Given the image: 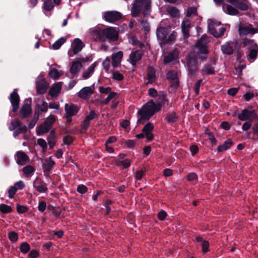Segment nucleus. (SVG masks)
I'll return each mask as SVG.
<instances>
[{
  "instance_id": "33",
  "label": "nucleus",
  "mask_w": 258,
  "mask_h": 258,
  "mask_svg": "<svg viewBox=\"0 0 258 258\" xmlns=\"http://www.w3.org/2000/svg\"><path fill=\"white\" fill-rule=\"evenodd\" d=\"M95 116L96 113H95V112L93 111H90V113L86 117V118L84 120L82 124V127L85 130L88 128L90 121L92 120L93 118H94Z\"/></svg>"
},
{
  "instance_id": "45",
  "label": "nucleus",
  "mask_w": 258,
  "mask_h": 258,
  "mask_svg": "<svg viewBox=\"0 0 258 258\" xmlns=\"http://www.w3.org/2000/svg\"><path fill=\"white\" fill-rule=\"evenodd\" d=\"M0 211L3 214H8L12 212L11 206L4 204H0Z\"/></svg>"
},
{
  "instance_id": "40",
  "label": "nucleus",
  "mask_w": 258,
  "mask_h": 258,
  "mask_svg": "<svg viewBox=\"0 0 258 258\" xmlns=\"http://www.w3.org/2000/svg\"><path fill=\"white\" fill-rule=\"evenodd\" d=\"M23 172L25 176L27 177H30L33 174L35 169L34 168L30 165H27L24 167L23 169Z\"/></svg>"
},
{
  "instance_id": "49",
  "label": "nucleus",
  "mask_w": 258,
  "mask_h": 258,
  "mask_svg": "<svg viewBox=\"0 0 258 258\" xmlns=\"http://www.w3.org/2000/svg\"><path fill=\"white\" fill-rule=\"evenodd\" d=\"M104 69L108 73L110 71V61L108 57H106L102 62Z\"/></svg>"
},
{
  "instance_id": "51",
  "label": "nucleus",
  "mask_w": 258,
  "mask_h": 258,
  "mask_svg": "<svg viewBox=\"0 0 258 258\" xmlns=\"http://www.w3.org/2000/svg\"><path fill=\"white\" fill-rule=\"evenodd\" d=\"M22 252L26 253L30 250V246L27 242H23L20 247Z\"/></svg>"
},
{
  "instance_id": "57",
  "label": "nucleus",
  "mask_w": 258,
  "mask_h": 258,
  "mask_svg": "<svg viewBox=\"0 0 258 258\" xmlns=\"http://www.w3.org/2000/svg\"><path fill=\"white\" fill-rule=\"evenodd\" d=\"M187 179L190 182L195 183L197 180V175L195 173H190L187 175Z\"/></svg>"
},
{
  "instance_id": "26",
  "label": "nucleus",
  "mask_w": 258,
  "mask_h": 258,
  "mask_svg": "<svg viewBox=\"0 0 258 258\" xmlns=\"http://www.w3.org/2000/svg\"><path fill=\"white\" fill-rule=\"evenodd\" d=\"M97 62H94L87 70H86L82 74L83 79L86 80L89 78L94 73L95 68L97 66Z\"/></svg>"
},
{
  "instance_id": "29",
  "label": "nucleus",
  "mask_w": 258,
  "mask_h": 258,
  "mask_svg": "<svg viewBox=\"0 0 258 258\" xmlns=\"http://www.w3.org/2000/svg\"><path fill=\"white\" fill-rule=\"evenodd\" d=\"M181 27L184 38H187L189 35V30L190 29V22L187 20L183 21L181 24Z\"/></svg>"
},
{
  "instance_id": "22",
  "label": "nucleus",
  "mask_w": 258,
  "mask_h": 258,
  "mask_svg": "<svg viewBox=\"0 0 258 258\" xmlns=\"http://www.w3.org/2000/svg\"><path fill=\"white\" fill-rule=\"evenodd\" d=\"M236 46V44L235 42H227L221 46V50L224 54H231L233 52L234 49Z\"/></svg>"
},
{
  "instance_id": "34",
  "label": "nucleus",
  "mask_w": 258,
  "mask_h": 258,
  "mask_svg": "<svg viewBox=\"0 0 258 258\" xmlns=\"http://www.w3.org/2000/svg\"><path fill=\"white\" fill-rule=\"evenodd\" d=\"M223 10L226 13L230 15H236L238 13L237 9L229 5L224 4L223 5Z\"/></svg>"
},
{
  "instance_id": "31",
  "label": "nucleus",
  "mask_w": 258,
  "mask_h": 258,
  "mask_svg": "<svg viewBox=\"0 0 258 258\" xmlns=\"http://www.w3.org/2000/svg\"><path fill=\"white\" fill-rule=\"evenodd\" d=\"M65 111L66 114L74 116L76 114L78 111V109L76 106L74 104L65 105Z\"/></svg>"
},
{
  "instance_id": "3",
  "label": "nucleus",
  "mask_w": 258,
  "mask_h": 258,
  "mask_svg": "<svg viewBox=\"0 0 258 258\" xmlns=\"http://www.w3.org/2000/svg\"><path fill=\"white\" fill-rule=\"evenodd\" d=\"M208 24L209 32L215 37H220L225 32V28L221 26V23L219 22L209 19Z\"/></svg>"
},
{
  "instance_id": "50",
  "label": "nucleus",
  "mask_w": 258,
  "mask_h": 258,
  "mask_svg": "<svg viewBox=\"0 0 258 258\" xmlns=\"http://www.w3.org/2000/svg\"><path fill=\"white\" fill-rule=\"evenodd\" d=\"M197 8L195 7H189L187 10L186 16L191 17L197 15Z\"/></svg>"
},
{
  "instance_id": "38",
  "label": "nucleus",
  "mask_w": 258,
  "mask_h": 258,
  "mask_svg": "<svg viewBox=\"0 0 258 258\" xmlns=\"http://www.w3.org/2000/svg\"><path fill=\"white\" fill-rule=\"evenodd\" d=\"M232 145V141L230 140H228L226 141H225L223 144L218 146L217 150L219 152L226 151L229 148H230Z\"/></svg>"
},
{
  "instance_id": "39",
  "label": "nucleus",
  "mask_w": 258,
  "mask_h": 258,
  "mask_svg": "<svg viewBox=\"0 0 258 258\" xmlns=\"http://www.w3.org/2000/svg\"><path fill=\"white\" fill-rule=\"evenodd\" d=\"M239 32L240 35H245L248 34H254L257 32L256 30H253L247 27H240L239 28Z\"/></svg>"
},
{
  "instance_id": "62",
  "label": "nucleus",
  "mask_w": 258,
  "mask_h": 258,
  "mask_svg": "<svg viewBox=\"0 0 258 258\" xmlns=\"http://www.w3.org/2000/svg\"><path fill=\"white\" fill-rule=\"evenodd\" d=\"M145 172V170H140L137 172L135 178L136 180H140L142 178V177L144 176Z\"/></svg>"
},
{
  "instance_id": "28",
  "label": "nucleus",
  "mask_w": 258,
  "mask_h": 258,
  "mask_svg": "<svg viewBox=\"0 0 258 258\" xmlns=\"http://www.w3.org/2000/svg\"><path fill=\"white\" fill-rule=\"evenodd\" d=\"M62 87L61 82H57L54 84L49 90V94L52 97L57 96L60 92Z\"/></svg>"
},
{
  "instance_id": "58",
  "label": "nucleus",
  "mask_w": 258,
  "mask_h": 258,
  "mask_svg": "<svg viewBox=\"0 0 258 258\" xmlns=\"http://www.w3.org/2000/svg\"><path fill=\"white\" fill-rule=\"evenodd\" d=\"M9 238L12 242H16L18 240V235L17 233L12 231L9 233Z\"/></svg>"
},
{
  "instance_id": "16",
  "label": "nucleus",
  "mask_w": 258,
  "mask_h": 258,
  "mask_svg": "<svg viewBox=\"0 0 258 258\" xmlns=\"http://www.w3.org/2000/svg\"><path fill=\"white\" fill-rule=\"evenodd\" d=\"M167 78L170 80L172 87L176 88L179 85L178 74L175 71H170L167 75Z\"/></svg>"
},
{
  "instance_id": "41",
  "label": "nucleus",
  "mask_w": 258,
  "mask_h": 258,
  "mask_svg": "<svg viewBox=\"0 0 258 258\" xmlns=\"http://www.w3.org/2000/svg\"><path fill=\"white\" fill-rule=\"evenodd\" d=\"M50 126L46 123H44L39 126L37 131V135L39 136L42 135L48 132Z\"/></svg>"
},
{
  "instance_id": "12",
  "label": "nucleus",
  "mask_w": 258,
  "mask_h": 258,
  "mask_svg": "<svg viewBox=\"0 0 258 258\" xmlns=\"http://www.w3.org/2000/svg\"><path fill=\"white\" fill-rule=\"evenodd\" d=\"M149 95L152 97H158V102L162 104V105L166 104L167 100L165 98V94L163 92H159L154 88H150L149 90Z\"/></svg>"
},
{
  "instance_id": "5",
  "label": "nucleus",
  "mask_w": 258,
  "mask_h": 258,
  "mask_svg": "<svg viewBox=\"0 0 258 258\" xmlns=\"http://www.w3.org/2000/svg\"><path fill=\"white\" fill-rule=\"evenodd\" d=\"M208 42V38L206 36H202L201 38L197 42L196 45V48L197 49L199 55H201V57L204 59L205 55L208 53V51L207 49L206 45Z\"/></svg>"
},
{
  "instance_id": "27",
  "label": "nucleus",
  "mask_w": 258,
  "mask_h": 258,
  "mask_svg": "<svg viewBox=\"0 0 258 258\" xmlns=\"http://www.w3.org/2000/svg\"><path fill=\"white\" fill-rule=\"evenodd\" d=\"M33 186L37 191L41 193H45L47 190L46 184L43 182H38L37 179L34 182Z\"/></svg>"
},
{
  "instance_id": "46",
  "label": "nucleus",
  "mask_w": 258,
  "mask_h": 258,
  "mask_svg": "<svg viewBox=\"0 0 258 258\" xmlns=\"http://www.w3.org/2000/svg\"><path fill=\"white\" fill-rule=\"evenodd\" d=\"M167 12L173 17H177L179 15L178 10L174 7H168L167 8Z\"/></svg>"
},
{
  "instance_id": "19",
  "label": "nucleus",
  "mask_w": 258,
  "mask_h": 258,
  "mask_svg": "<svg viewBox=\"0 0 258 258\" xmlns=\"http://www.w3.org/2000/svg\"><path fill=\"white\" fill-rule=\"evenodd\" d=\"M16 159L17 163L21 165L25 164L29 161V157L22 151L17 152Z\"/></svg>"
},
{
  "instance_id": "1",
  "label": "nucleus",
  "mask_w": 258,
  "mask_h": 258,
  "mask_svg": "<svg viewBox=\"0 0 258 258\" xmlns=\"http://www.w3.org/2000/svg\"><path fill=\"white\" fill-rule=\"evenodd\" d=\"M161 105L162 104L155 103L152 100L146 103L138 111L140 115L138 121L142 123L145 120H148L151 116L160 109Z\"/></svg>"
},
{
  "instance_id": "4",
  "label": "nucleus",
  "mask_w": 258,
  "mask_h": 258,
  "mask_svg": "<svg viewBox=\"0 0 258 258\" xmlns=\"http://www.w3.org/2000/svg\"><path fill=\"white\" fill-rule=\"evenodd\" d=\"M84 46V43L80 39L78 38L74 39L71 43V48L68 50V55L70 57L74 56L75 54L80 52Z\"/></svg>"
},
{
  "instance_id": "24",
  "label": "nucleus",
  "mask_w": 258,
  "mask_h": 258,
  "mask_svg": "<svg viewBox=\"0 0 258 258\" xmlns=\"http://www.w3.org/2000/svg\"><path fill=\"white\" fill-rule=\"evenodd\" d=\"M154 128V126L151 123L146 124L143 129V132L145 135L147 141H151L153 139V135L152 133Z\"/></svg>"
},
{
  "instance_id": "52",
  "label": "nucleus",
  "mask_w": 258,
  "mask_h": 258,
  "mask_svg": "<svg viewBox=\"0 0 258 258\" xmlns=\"http://www.w3.org/2000/svg\"><path fill=\"white\" fill-rule=\"evenodd\" d=\"M37 144L42 148L44 152L46 151L47 146L46 141L43 139H38L37 140Z\"/></svg>"
},
{
  "instance_id": "17",
  "label": "nucleus",
  "mask_w": 258,
  "mask_h": 258,
  "mask_svg": "<svg viewBox=\"0 0 258 258\" xmlns=\"http://www.w3.org/2000/svg\"><path fill=\"white\" fill-rule=\"evenodd\" d=\"M89 33L94 40H103V35L101 29L98 27H94L89 30Z\"/></svg>"
},
{
  "instance_id": "36",
  "label": "nucleus",
  "mask_w": 258,
  "mask_h": 258,
  "mask_svg": "<svg viewBox=\"0 0 258 258\" xmlns=\"http://www.w3.org/2000/svg\"><path fill=\"white\" fill-rule=\"evenodd\" d=\"M147 77H148V82L147 84L152 83L154 82L156 78L155 75V71L154 68L152 67H149L148 69V73H147Z\"/></svg>"
},
{
  "instance_id": "35",
  "label": "nucleus",
  "mask_w": 258,
  "mask_h": 258,
  "mask_svg": "<svg viewBox=\"0 0 258 258\" xmlns=\"http://www.w3.org/2000/svg\"><path fill=\"white\" fill-rule=\"evenodd\" d=\"M63 74V72L62 71H59L54 68L51 69L49 72L50 77L54 80L58 79Z\"/></svg>"
},
{
  "instance_id": "20",
  "label": "nucleus",
  "mask_w": 258,
  "mask_h": 258,
  "mask_svg": "<svg viewBox=\"0 0 258 258\" xmlns=\"http://www.w3.org/2000/svg\"><path fill=\"white\" fill-rule=\"evenodd\" d=\"M82 63L79 60H76L72 62L70 71L72 75L75 76L78 74L81 70Z\"/></svg>"
},
{
  "instance_id": "23",
  "label": "nucleus",
  "mask_w": 258,
  "mask_h": 258,
  "mask_svg": "<svg viewBox=\"0 0 258 258\" xmlns=\"http://www.w3.org/2000/svg\"><path fill=\"white\" fill-rule=\"evenodd\" d=\"M123 57V52L119 51L117 52L112 53L111 55L112 66L116 68L120 64Z\"/></svg>"
},
{
  "instance_id": "30",
  "label": "nucleus",
  "mask_w": 258,
  "mask_h": 258,
  "mask_svg": "<svg viewBox=\"0 0 258 258\" xmlns=\"http://www.w3.org/2000/svg\"><path fill=\"white\" fill-rule=\"evenodd\" d=\"M31 106L30 102L25 103L20 109V114L23 117H25L31 113Z\"/></svg>"
},
{
  "instance_id": "60",
  "label": "nucleus",
  "mask_w": 258,
  "mask_h": 258,
  "mask_svg": "<svg viewBox=\"0 0 258 258\" xmlns=\"http://www.w3.org/2000/svg\"><path fill=\"white\" fill-rule=\"evenodd\" d=\"M99 91L101 93L103 94H109L111 92V88L109 87H107L106 88H104L103 87H99L98 88Z\"/></svg>"
},
{
  "instance_id": "53",
  "label": "nucleus",
  "mask_w": 258,
  "mask_h": 258,
  "mask_svg": "<svg viewBox=\"0 0 258 258\" xmlns=\"http://www.w3.org/2000/svg\"><path fill=\"white\" fill-rule=\"evenodd\" d=\"M257 55V51L256 49H251L249 52V55L247 56V58L251 62H252L255 58Z\"/></svg>"
},
{
  "instance_id": "18",
  "label": "nucleus",
  "mask_w": 258,
  "mask_h": 258,
  "mask_svg": "<svg viewBox=\"0 0 258 258\" xmlns=\"http://www.w3.org/2000/svg\"><path fill=\"white\" fill-rule=\"evenodd\" d=\"M94 90L92 87H85L78 93L79 97L86 99L89 98L94 93Z\"/></svg>"
},
{
  "instance_id": "13",
  "label": "nucleus",
  "mask_w": 258,
  "mask_h": 258,
  "mask_svg": "<svg viewBox=\"0 0 258 258\" xmlns=\"http://www.w3.org/2000/svg\"><path fill=\"white\" fill-rule=\"evenodd\" d=\"M256 117V114L252 108L243 109L238 115V118L241 120H246L250 118L254 119Z\"/></svg>"
},
{
  "instance_id": "32",
  "label": "nucleus",
  "mask_w": 258,
  "mask_h": 258,
  "mask_svg": "<svg viewBox=\"0 0 258 258\" xmlns=\"http://www.w3.org/2000/svg\"><path fill=\"white\" fill-rule=\"evenodd\" d=\"M178 51L175 50L170 54L165 55L164 58L163 62L164 63H169L178 57Z\"/></svg>"
},
{
  "instance_id": "54",
  "label": "nucleus",
  "mask_w": 258,
  "mask_h": 258,
  "mask_svg": "<svg viewBox=\"0 0 258 258\" xmlns=\"http://www.w3.org/2000/svg\"><path fill=\"white\" fill-rule=\"evenodd\" d=\"M53 8V5L51 0H46L44 4V9L46 11H50Z\"/></svg>"
},
{
  "instance_id": "25",
  "label": "nucleus",
  "mask_w": 258,
  "mask_h": 258,
  "mask_svg": "<svg viewBox=\"0 0 258 258\" xmlns=\"http://www.w3.org/2000/svg\"><path fill=\"white\" fill-rule=\"evenodd\" d=\"M142 56V54L139 50L132 52L130 55L128 61L132 65L135 66L141 59Z\"/></svg>"
},
{
  "instance_id": "64",
  "label": "nucleus",
  "mask_w": 258,
  "mask_h": 258,
  "mask_svg": "<svg viewBox=\"0 0 258 258\" xmlns=\"http://www.w3.org/2000/svg\"><path fill=\"white\" fill-rule=\"evenodd\" d=\"M77 191L80 194H83L87 191V187L83 184H81L78 186Z\"/></svg>"
},
{
  "instance_id": "10",
  "label": "nucleus",
  "mask_w": 258,
  "mask_h": 258,
  "mask_svg": "<svg viewBox=\"0 0 258 258\" xmlns=\"http://www.w3.org/2000/svg\"><path fill=\"white\" fill-rule=\"evenodd\" d=\"M187 64L189 73L192 75H194L198 67L197 58L195 57L194 53H190L189 54L187 59Z\"/></svg>"
},
{
  "instance_id": "48",
  "label": "nucleus",
  "mask_w": 258,
  "mask_h": 258,
  "mask_svg": "<svg viewBox=\"0 0 258 258\" xmlns=\"http://www.w3.org/2000/svg\"><path fill=\"white\" fill-rule=\"evenodd\" d=\"M131 162V160L126 159L124 160L119 161L118 163V165L121 166L124 168H126L130 166Z\"/></svg>"
},
{
  "instance_id": "42",
  "label": "nucleus",
  "mask_w": 258,
  "mask_h": 258,
  "mask_svg": "<svg viewBox=\"0 0 258 258\" xmlns=\"http://www.w3.org/2000/svg\"><path fill=\"white\" fill-rule=\"evenodd\" d=\"M47 142L49 146V148H53L55 144V139L54 133L51 132L47 138Z\"/></svg>"
},
{
  "instance_id": "56",
  "label": "nucleus",
  "mask_w": 258,
  "mask_h": 258,
  "mask_svg": "<svg viewBox=\"0 0 258 258\" xmlns=\"http://www.w3.org/2000/svg\"><path fill=\"white\" fill-rule=\"evenodd\" d=\"M116 95V93L115 92H110L107 97L105 98V99L102 102V104L106 105L107 104L111 99L113 98Z\"/></svg>"
},
{
  "instance_id": "21",
  "label": "nucleus",
  "mask_w": 258,
  "mask_h": 258,
  "mask_svg": "<svg viewBox=\"0 0 258 258\" xmlns=\"http://www.w3.org/2000/svg\"><path fill=\"white\" fill-rule=\"evenodd\" d=\"M10 101L13 106V111H16L19 106L20 99L18 94L15 91L10 95Z\"/></svg>"
},
{
  "instance_id": "61",
  "label": "nucleus",
  "mask_w": 258,
  "mask_h": 258,
  "mask_svg": "<svg viewBox=\"0 0 258 258\" xmlns=\"http://www.w3.org/2000/svg\"><path fill=\"white\" fill-rule=\"evenodd\" d=\"M140 26L145 32H148L149 31V26L146 21H141L140 24Z\"/></svg>"
},
{
  "instance_id": "11",
  "label": "nucleus",
  "mask_w": 258,
  "mask_h": 258,
  "mask_svg": "<svg viewBox=\"0 0 258 258\" xmlns=\"http://www.w3.org/2000/svg\"><path fill=\"white\" fill-rule=\"evenodd\" d=\"M102 34L103 37L105 36L106 38L111 40H117L118 36L117 31L112 27H108L103 29L102 31Z\"/></svg>"
},
{
  "instance_id": "6",
  "label": "nucleus",
  "mask_w": 258,
  "mask_h": 258,
  "mask_svg": "<svg viewBox=\"0 0 258 258\" xmlns=\"http://www.w3.org/2000/svg\"><path fill=\"white\" fill-rule=\"evenodd\" d=\"M9 129L11 131L17 129L13 133L14 137H16L19 134L26 132L27 127L26 125H22L19 120L14 119L11 121Z\"/></svg>"
},
{
  "instance_id": "9",
  "label": "nucleus",
  "mask_w": 258,
  "mask_h": 258,
  "mask_svg": "<svg viewBox=\"0 0 258 258\" xmlns=\"http://www.w3.org/2000/svg\"><path fill=\"white\" fill-rule=\"evenodd\" d=\"M103 16L104 20L112 23L120 19L121 14L117 11H108L104 12Z\"/></svg>"
},
{
  "instance_id": "37",
  "label": "nucleus",
  "mask_w": 258,
  "mask_h": 258,
  "mask_svg": "<svg viewBox=\"0 0 258 258\" xmlns=\"http://www.w3.org/2000/svg\"><path fill=\"white\" fill-rule=\"evenodd\" d=\"M55 164V162L51 157L44 160L43 161V167L47 170H50Z\"/></svg>"
},
{
  "instance_id": "43",
  "label": "nucleus",
  "mask_w": 258,
  "mask_h": 258,
  "mask_svg": "<svg viewBox=\"0 0 258 258\" xmlns=\"http://www.w3.org/2000/svg\"><path fill=\"white\" fill-rule=\"evenodd\" d=\"M66 39L63 37H61L56 40L52 45V48L54 49H58L66 42Z\"/></svg>"
},
{
  "instance_id": "7",
  "label": "nucleus",
  "mask_w": 258,
  "mask_h": 258,
  "mask_svg": "<svg viewBox=\"0 0 258 258\" xmlns=\"http://www.w3.org/2000/svg\"><path fill=\"white\" fill-rule=\"evenodd\" d=\"M35 102L36 103L35 117L37 120L39 115L37 112L39 111L46 112L48 109V105L44 98H37L35 99Z\"/></svg>"
},
{
  "instance_id": "2",
  "label": "nucleus",
  "mask_w": 258,
  "mask_h": 258,
  "mask_svg": "<svg viewBox=\"0 0 258 258\" xmlns=\"http://www.w3.org/2000/svg\"><path fill=\"white\" fill-rule=\"evenodd\" d=\"M150 0H135L131 10V14L133 17H138L143 13L146 16L150 12Z\"/></svg>"
},
{
  "instance_id": "8",
  "label": "nucleus",
  "mask_w": 258,
  "mask_h": 258,
  "mask_svg": "<svg viewBox=\"0 0 258 258\" xmlns=\"http://www.w3.org/2000/svg\"><path fill=\"white\" fill-rule=\"evenodd\" d=\"M37 92L38 94H44L48 87V84L45 80L43 76L40 75L36 82Z\"/></svg>"
},
{
  "instance_id": "47",
  "label": "nucleus",
  "mask_w": 258,
  "mask_h": 258,
  "mask_svg": "<svg viewBox=\"0 0 258 258\" xmlns=\"http://www.w3.org/2000/svg\"><path fill=\"white\" fill-rule=\"evenodd\" d=\"M176 32H173L170 34H168L166 39L164 40L163 43H167L173 41L176 38Z\"/></svg>"
},
{
  "instance_id": "15",
  "label": "nucleus",
  "mask_w": 258,
  "mask_h": 258,
  "mask_svg": "<svg viewBox=\"0 0 258 258\" xmlns=\"http://www.w3.org/2000/svg\"><path fill=\"white\" fill-rule=\"evenodd\" d=\"M227 2L235 6V7L240 11H246L248 10L249 6L246 0H226Z\"/></svg>"
},
{
  "instance_id": "55",
  "label": "nucleus",
  "mask_w": 258,
  "mask_h": 258,
  "mask_svg": "<svg viewBox=\"0 0 258 258\" xmlns=\"http://www.w3.org/2000/svg\"><path fill=\"white\" fill-rule=\"evenodd\" d=\"M56 119V117L55 116L53 115H50L46 119L45 123H46L49 126H51L52 124H53Z\"/></svg>"
},
{
  "instance_id": "63",
  "label": "nucleus",
  "mask_w": 258,
  "mask_h": 258,
  "mask_svg": "<svg viewBox=\"0 0 258 258\" xmlns=\"http://www.w3.org/2000/svg\"><path fill=\"white\" fill-rule=\"evenodd\" d=\"M17 189L16 187L12 186L8 190L9 193V197L10 199H12L14 198V196L16 192H17Z\"/></svg>"
},
{
  "instance_id": "14",
  "label": "nucleus",
  "mask_w": 258,
  "mask_h": 258,
  "mask_svg": "<svg viewBox=\"0 0 258 258\" xmlns=\"http://www.w3.org/2000/svg\"><path fill=\"white\" fill-rule=\"evenodd\" d=\"M171 27L167 26L166 27H160L157 28L156 35L158 39L163 43L164 40L166 39V37L170 31Z\"/></svg>"
},
{
  "instance_id": "59",
  "label": "nucleus",
  "mask_w": 258,
  "mask_h": 258,
  "mask_svg": "<svg viewBox=\"0 0 258 258\" xmlns=\"http://www.w3.org/2000/svg\"><path fill=\"white\" fill-rule=\"evenodd\" d=\"M112 78L115 80L121 81L123 79V75L118 72H113Z\"/></svg>"
},
{
  "instance_id": "44",
  "label": "nucleus",
  "mask_w": 258,
  "mask_h": 258,
  "mask_svg": "<svg viewBox=\"0 0 258 258\" xmlns=\"http://www.w3.org/2000/svg\"><path fill=\"white\" fill-rule=\"evenodd\" d=\"M202 72L207 75H212L215 73L214 68L209 64H206L202 69Z\"/></svg>"
}]
</instances>
